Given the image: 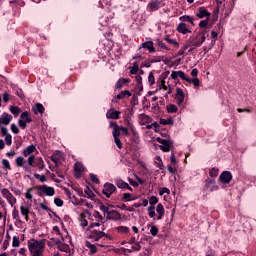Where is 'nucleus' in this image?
<instances>
[{"label": "nucleus", "instance_id": "obj_24", "mask_svg": "<svg viewBox=\"0 0 256 256\" xmlns=\"http://www.w3.org/2000/svg\"><path fill=\"white\" fill-rule=\"evenodd\" d=\"M140 49H147L149 53H155V45L153 44V41H146L142 43Z\"/></svg>", "mask_w": 256, "mask_h": 256}, {"label": "nucleus", "instance_id": "obj_6", "mask_svg": "<svg viewBox=\"0 0 256 256\" xmlns=\"http://www.w3.org/2000/svg\"><path fill=\"white\" fill-rule=\"evenodd\" d=\"M1 194L4 197V199H6V201L9 203V205L11 207H15L16 206L17 198H15L13 196V193H11V191H9V189H7V188L1 189Z\"/></svg>", "mask_w": 256, "mask_h": 256}, {"label": "nucleus", "instance_id": "obj_5", "mask_svg": "<svg viewBox=\"0 0 256 256\" xmlns=\"http://www.w3.org/2000/svg\"><path fill=\"white\" fill-rule=\"evenodd\" d=\"M33 118H31V114L27 111L22 112L20 115V119L18 120V125L21 129H27V123H32Z\"/></svg>", "mask_w": 256, "mask_h": 256}, {"label": "nucleus", "instance_id": "obj_34", "mask_svg": "<svg viewBox=\"0 0 256 256\" xmlns=\"http://www.w3.org/2000/svg\"><path fill=\"white\" fill-rule=\"evenodd\" d=\"M187 83H190V85H193L194 87H199L201 85V81L199 78H186Z\"/></svg>", "mask_w": 256, "mask_h": 256}, {"label": "nucleus", "instance_id": "obj_39", "mask_svg": "<svg viewBox=\"0 0 256 256\" xmlns=\"http://www.w3.org/2000/svg\"><path fill=\"white\" fill-rule=\"evenodd\" d=\"M58 249H59V251H62L63 253H68L70 248H69L68 244L60 242V243H58Z\"/></svg>", "mask_w": 256, "mask_h": 256}, {"label": "nucleus", "instance_id": "obj_19", "mask_svg": "<svg viewBox=\"0 0 256 256\" xmlns=\"http://www.w3.org/2000/svg\"><path fill=\"white\" fill-rule=\"evenodd\" d=\"M12 120H13V116H11L7 112H4L0 117V125H9V123H11Z\"/></svg>", "mask_w": 256, "mask_h": 256}, {"label": "nucleus", "instance_id": "obj_1", "mask_svg": "<svg viewBox=\"0 0 256 256\" xmlns=\"http://www.w3.org/2000/svg\"><path fill=\"white\" fill-rule=\"evenodd\" d=\"M30 256H43L45 253V239H30L27 242Z\"/></svg>", "mask_w": 256, "mask_h": 256}, {"label": "nucleus", "instance_id": "obj_9", "mask_svg": "<svg viewBox=\"0 0 256 256\" xmlns=\"http://www.w3.org/2000/svg\"><path fill=\"white\" fill-rule=\"evenodd\" d=\"M40 195H46L47 197H53L55 195V188L47 185H42L37 187Z\"/></svg>", "mask_w": 256, "mask_h": 256}, {"label": "nucleus", "instance_id": "obj_22", "mask_svg": "<svg viewBox=\"0 0 256 256\" xmlns=\"http://www.w3.org/2000/svg\"><path fill=\"white\" fill-rule=\"evenodd\" d=\"M176 30L182 35H187V33H191V29H189V26H187V24L185 23H179Z\"/></svg>", "mask_w": 256, "mask_h": 256}, {"label": "nucleus", "instance_id": "obj_12", "mask_svg": "<svg viewBox=\"0 0 256 256\" xmlns=\"http://www.w3.org/2000/svg\"><path fill=\"white\" fill-rule=\"evenodd\" d=\"M161 7H165V0H153L148 4L150 11H159Z\"/></svg>", "mask_w": 256, "mask_h": 256}, {"label": "nucleus", "instance_id": "obj_13", "mask_svg": "<svg viewBox=\"0 0 256 256\" xmlns=\"http://www.w3.org/2000/svg\"><path fill=\"white\" fill-rule=\"evenodd\" d=\"M83 173H85V167L83 166L82 163L76 162L74 165V175L76 179H81L83 176Z\"/></svg>", "mask_w": 256, "mask_h": 256}, {"label": "nucleus", "instance_id": "obj_18", "mask_svg": "<svg viewBox=\"0 0 256 256\" xmlns=\"http://www.w3.org/2000/svg\"><path fill=\"white\" fill-rule=\"evenodd\" d=\"M35 151H37V146H35L34 144H31L22 151V155L23 157H31V155H33Z\"/></svg>", "mask_w": 256, "mask_h": 256}, {"label": "nucleus", "instance_id": "obj_51", "mask_svg": "<svg viewBox=\"0 0 256 256\" xmlns=\"http://www.w3.org/2000/svg\"><path fill=\"white\" fill-rule=\"evenodd\" d=\"M157 45L158 47H160V49H164L165 51H171V48H169L165 43H163V41L158 40L157 41Z\"/></svg>", "mask_w": 256, "mask_h": 256}, {"label": "nucleus", "instance_id": "obj_37", "mask_svg": "<svg viewBox=\"0 0 256 256\" xmlns=\"http://www.w3.org/2000/svg\"><path fill=\"white\" fill-rule=\"evenodd\" d=\"M165 41H167L169 43V45H174V47L176 49H179V42H177L175 39L169 37V36H166L164 38Z\"/></svg>", "mask_w": 256, "mask_h": 256}, {"label": "nucleus", "instance_id": "obj_20", "mask_svg": "<svg viewBox=\"0 0 256 256\" xmlns=\"http://www.w3.org/2000/svg\"><path fill=\"white\" fill-rule=\"evenodd\" d=\"M171 79H177L178 77H180V79H182L183 81H187V74H185V72L179 70V71H172L171 75H170Z\"/></svg>", "mask_w": 256, "mask_h": 256}, {"label": "nucleus", "instance_id": "obj_27", "mask_svg": "<svg viewBox=\"0 0 256 256\" xmlns=\"http://www.w3.org/2000/svg\"><path fill=\"white\" fill-rule=\"evenodd\" d=\"M51 161H53V163H55V165H59V163H61V159H62V153L61 151H56L51 157H50Z\"/></svg>", "mask_w": 256, "mask_h": 256}, {"label": "nucleus", "instance_id": "obj_52", "mask_svg": "<svg viewBox=\"0 0 256 256\" xmlns=\"http://www.w3.org/2000/svg\"><path fill=\"white\" fill-rule=\"evenodd\" d=\"M126 125H128L129 129L132 131L133 135H137V129H135V125L131 123V121L127 120Z\"/></svg>", "mask_w": 256, "mask_h": 256}, {"label": "nucleus", "instance_id": "obj_54", "mask_svg": "<svg viewBox=\"0 0 256 256\" xmlns=\"http://www.w3.org/2000/svg\"><path fill=\"white\" fill-rule=\"evenodd\" d=\"M84 193L87 194L89 199H93V197H95V193L89 187H86V189L84 190Z\"/></svg>", "mask_w": 256, "mask_h": 256}, {"label": "nucleus", "instance_id": "obj_41", "mask_svg": "<svg viewBox=\"0 0 256 256\" xmlns=\"http://www.w3.org/2000/svg\"><path fill=\"white\" fill-rule=\"evenodd\" d=\"M85 245H86V247L90 250V252H91L92 254L97 253V246H95L94 244H91V242H89V241H86V242H85Z\"/></svg>", "mask_w": 256, "mask_h": 256}, {"label": "nucleus", "instance_id": "obj_36", "mask_svg": "<svg viewBox=\"0 0 256 256\" xmlns=\"http://www.w3.org/2000/svg\"><path fill=\"white\" fill-rule=\"evenodd\" d=\"M131 80L127 78H120L116 83V89H122L125 83H129Z\"/></svg>", "mask_w": 256, "mask_h": 256}, {"label": "nucleus", "instance_id": "obj_23", "mask_svg": "<svg viewBox=\"0 0 256 256\" xmlns=\"http://www.w3.org/2000/svg\"><path fill=\"white\" fill-rule=\"evenodd\" d=\"M196 17H198V19H205V17H211V13L209 11H207V9H205L204 7H200L198 9V12L196 13Z\"/></svg>", "mask_w": 256, "mask_h": 256}, {"label": "nucleus", "instance_id": "obj_25", "mask_svg": "<svg viewBox=\"0 0 256 256\" xmlns=\"http://www.w3.org/2000/svg\"><path fill=\"white\" fill-rule=\"evenodd\" d=\"M106 218L112 221H119V219H121V214H119L117 210H110Z\"/></svg>", "mask_w": 256, "mask_h": 256}, {"label": "nucleus", "instance_id": "obj_31", "mask_svg": "<svg viewBox=\"0 0 256 256\" xmlns=\"http://www.w3.org/2000/svg\"><path fill=\"white\" fill-rule=\"evenodd\" d=\"M179 21H182V23L188 22L191 25H195V18L189 15H183L179 18Z\"/></svg>", "mask_w": 256, "mask_h": 256}, {"label": "nucleus", "instance_id": "obj_38", "mask_svg": "<svg viewBox=\"0 0 256 256\" xmlns=\"http://www.w3.org/2000/svg\"><path fill=\"white\" fill-rule=\"evenodd\" d=\"M15 163L17 167H25V163H27V161L25 158H23V156H19L16 158Z\"/></svg>", "mask_w": 256, "mask_h": 256}, {"label": "nucleus", "instance_id": "obj_58", "mask_svg": "<svg viewBox=\"0 0 256 256\" xmlns=\"http://www.w3.org/2000/svg\"><path fill=\"white\" fill-rule=\"evenodd\" d=\"M189 49V45L184 46L178 51V55L183 56L187 55V50Z\"/></svg>", "mask_w": 256, "mask_h": 256}, {"label": "nucleus", "instance_id": "obj_10", "mask_svg": "<svg viewBox=\"0 0 256 256\" xmlns=\"http://www.w3.org/2000/svg\"><path fill=\"white\" fill-rule=\"evenodd\" d=\"M156 141H158V143H160V149L161 151H163L164 153H169V151H171V141L170 140H165L163 138H156Z\"/></svg>", "mask_w": 256, "mask_h": 256}, {"label": "nucleus", "instance_id": "obj_8", "mask_svg": "<svg viewBox=\"0 0 256 256\" xmlns=\"http://www.w3.org/2000/svg\"><path fill=\"white\" fill-rule=\"evenodd\" d=\"M88 219H91V212L89 210H85L82 212L78 218V221L80 223V227L85 229L89 225Z\"/></svg>", "mask_w": 256, "mask_h": 256}, {"label": "nucleus", "instance_id": "obj_40", "mask_svg": "<svg viewBox=\"0 0 256 256\" xmlns=\"http://www.w3.org/2000/svg\"><path fill=\"white\" fill-rule=\"evenodd\" d=\"M130 69V74L131 75H137L138 71H139V63L134 62L132 67H129Z\"/></svg>", "mask_w": 256, "mask_h": 256}, {"label": "nucleus", "instance_id": "obj_42", "mask_svg": "<svg viewBox=\"0 0 256 256\" xmlns=\"http://www.w3.org/2000/svg\"><path fill=\"white\" fill-rule=\"evenodd\" d=\"M123 201L129 202V201H135V197H133V194L131 193H124L122 197Z\"/></svg>", "mask_w": 256, "mask_h": 256}, {"label": "nucleus", "instance_id": "obj_55", "mask_svg": "<svg viewBox=\"0 0 256 256\" xmlns=\"http://www.w3.org/2000/svg\"><path fill=\"white\" fill-rule=\"evenodd\" d=\"M34 177L40 181V183H45V181H47V177H45V175L34 174Z\"/></svg>", "mask_w": 256, "mask_h": 256}, {"label": "nucleus", "instance_id": "obj_47", "mask_svg": "<svg viewBox=\"0 0 256 256\" xmlns=\"http://www.w3.org/2000/svg\"><path fill=\"white\" fill-rule=\"evenodd\" d=\"M167 111L169 113H177V111H179V109L177 108V106L175 104H170L167 106Z\"/></svg>", "mask_w": 256, "mask_h": 256}, {"label": "nucleus", "instance_id": "obj_21", "mask_svg": "<svg viewBox=\"0 0 256 256\" xmlns=\"http://www.w3.org/2000/svg\"><path fill=\"white\" fill-rule=\"evenodd\" d=\"M120 115H121L120 111H117V110L111 108L107 111L106 118L107 119H119Z\"/></svg>", "mask_w": 256, "mask_h": 256}, {"label": "nucleus", "instance_id": "obj_35", "mask_svg": "<svg viewBox=\"0 0 256 256\" xmlns=\"http://www.w3.org/2000/svg\"><path fill=\"white\" fill-rule=\"evenodd\" d=\"M116 186L118 189H126V187H129V184L121 179H117L115 181Z\"/></svg>", "mask_w": 256, "mask_h": 256}, {"label": "nucleus", "instance_id": "obj_7", "mask_svg": "<svg viewBox=\"0 0 256 256\" xmlns=\"http://www.w3.org/2000/svg\"><path fill=\"white\" fill-rule=\"evenodd\" d=\"M91 222L89 225V229H93V227H101V223H103V215L99 212H95L90 216Z\"/></svg>", "mask_w": 256, "mask_h": 256}, {"label": "nucleus", "instance_id": "obj_50", "mask_svg": "<svg viewBox=\"0 0 256 256\" xmlns=\"http://www.w3.org/2000/svg\"><path fill=\"white\" fill-rule=\"evenodd\" d=\"M150 233L152 235V237H157L158 233H159V228H157V226L152 225L150 228Z\"/></svg>", "mask_w": 256, "mask_h": 256}, {"label": "nucleus", "instance_id": "obj_3", "mask_svg": "<svg viewBox=\"0 0 256 256\" xmlns=\"http://www.w3.org/2000/svg\"><path fill=\"white\" fill-rule=\"evenodd\" d=\"M147 213L150 219H154V221H161L165 215V207L161 203L157 204L155 213V206H149L147 208Z\"/></svg>", "mask_w": 256, "mask_h": 256}, {"label": "nucleus", "instance_id": "obj_26", "mask_svg": "<svg viewBox=\"0 0 256 256\" xmlns=\"http://www.w3.org/2000/svg\"><path fill=\"white\" fill-rule=\"evenodd\" d=\"M32 111L34 115H38V113L43 115L45 113V107L41 103H36L35 106L32 107Z\"/></svg>", "mask_w": 256, "mask_h": 256}, {"label": "nucleus", "instance_id": "obj_4", "mask_svg": "<svg viewBox=\"0 0 256 256\" xmlns=\"http://www.w3.org/2000/svg\"><path fill=\"white\" fill-rule=\"evenodd\" d=\"M207 32L205 30H202L198 32L196 37L192 40V48L189 51H193L195 47H201L203 43H205V40L207 39Z\"/></svg>", "mask_w": 256, "mask_h": 256}, {"label": "nucleus", "instance_id": "obj_56", "mask_svg": "<svg viewBox=\"0 0 256 256\" xmlns=\"http://www.w3.org/2000/svg\"><path fill=\"white\" fill-rule=\"evenodd\" d=\"M148 83L149 85H153L155 83V74L150 72L148 75Z\"/></svg>", "mask_w": 256, "mask_h": 256}, {"label": "nucleus", "instance_id": "obj_32", "mask_svg": "<svg viewBox=\"0 0 256 256\" xmlns=\"http://www.w3.org/2000/svg\"><path fill=\"white\" fill-rule=\"evenodd\" d=\"M12 208V219H14V221H17L18 223H21V216L19 215V210H17V206H12Z\"/></svg>", "mask_w": 256, "mask_h": 256}, {"label": "nucleus", "instance_id": "obj_33", "mask_svg": "<svg viewBox=\"0 0 256 256\" xmlns=\"http://www.w3.org/2000/svg\"><path fill=\"white\" fill-rule=\"evenodd\" d=\"M154 163H155L156 167L158 169H160V171H163V169H165V165L163 164V160L161 159L160 156L155 157Z\"/></svg>", "mask_w": 256, "mask_h": 256}, {"label": "nucleus", "instance_id": "obj_11", "mask_svg": "<svg viewBox=\"0 0 256 256\" xmlns=\"http://www.w3.org/2000/svg\"><path fill=\"white\" fill-rule=\"evenodd\" d=\"M204 189L209 191V193H213V191H217L219 189V186L215 183V179L207 178Z\"/></svg>", "mask_w": 256, "mask_h": 256}, {"label": "nucleus", "instance_id": "obj_61", "mask_svg": "<svg viewBox=\"0 0 256 256\" xmlns=\"http://www.w3.org/2000/svg\"><path fill=\"white\" fill-rule=\"evenodd\" d=\"M169 193H171V191L169 190V188L167 187H163L162 189H160L159 191V195L163 196V195H169Z\"/></svg>", "mask_w": 256, "mask_h": 256}, {"label": "nucleus", "instance_id": "obj_44", "mask_svg": "<svg viewBox=\"0 0 256 256\" xmlns=\"http://www.w3.org/2000/svg\"><path fill=\"white\" fill-rule=\"evenodd\" d=\"M131 95L132 94L129 92V90H124L120 94H118L116 97L117 99H124V97H131Z\"/></svg>", "mask_w": 256, "mask_h": 256}, {"label": "nucleus", "instance_id": "obj_45", "mask_svg": "<svg viewBox=\"0 0 256 256\" xmlns=\"http://www.w3.org/2000/svg\"><path fill=\"white\" fill-rule=\"evenodd\" d=\"M99 209H100V211H102L104 213V215H106V217L109 215V213L111 211V209H109L108 206H105L103 204H100Z\"/></svg>", "mask_w": 256, "mask_h": 256}, {"label": "nucleus", "instance_id": "obj_53", "mask_svg": "<svg viewBox=\"0 0 256 256\" xmlns=\"http://www.w3.org/2000/svg\"><path fill=\"white\" fill-rule=\"evenodd\" d=\"M19 245H21V241L19 240V237L13 236L12 247H19Z\"/></svg>", "mask_w": 256, "mask_h": 256}, {"label": "nucleus", "instance_id": "obj_30", "mask_svg": "<svg viewBox=\"0 0 256 256\" xmlns=\"http://www.w3.org/2000/svg\"><path fill=\"white\" fill-rule=\"evenodd\" d=\"M20 213L23 217H25V221H29V207L25 206V205H21L20 206Z\"/></svg>", "mask_w": 256, "mask_h": 256}, {"label": "nucleus", "instance_id": "obj_48", "mask_svg": "<svg viewBox=\"0 0 256 256\" xmlns=\"http://www.w3.org/2000/svg\"><path fill=\"white\" fill-rule=\"evenodd\" d=\"M2 165H3V168L6 169V171H11V163H9V160L3 159Z\"/></svg>", "mask_w": 256, "mask_h": 256}, {"label": "nucleus", "instance_id": "obj_62", "mask_svg": "<svg viewBox=\"0 0 256 256\" xmlns=\"http://www.w3.org/2000/svg\"><path fill=\"white\" fill-rule=\"evenodd\" d=\"M90 180L92 181V183H96L97 185H99V178L97 177V175L91 173Z\"/></svg>", "mask_w": 256, "mask_h": 256}, {"label": "nucleus", "instance_id": "obj_49", "mask_svg": "<svg viewBox=\"0 0 256 256\" xmlns=\"http://www.w3.org/2000/svg\"><path fill=\"white\" fill-rule=\"evenodd\" d=\"M159 203V198H157V196H151L149 198V204L150 206H155Z\"/></svg>", "mask_w": 256, "mask_h": 256}, {"label": "nucleus", "instance_id": "obj_63", "mask_svg": "<svg viewBox=\"0 0 256 256\" xmlns=\"http://www.w3.org/2000/svg\"><path fill=\"white\" fill-rule=\"evenodd\" d=\"M10 129H11L12 133H14L15 135H18L19 127H17L15 124H11Z\"/></svg>", "mask_w": 256, "mask_h": 256}, {"label": "nucleus", "instance_id": "obj_57", "mask_svg": "<svg viewBox=\"0 0 256 256\" xmlns=\"http://www.w3.org/2000/svg\"><path fill=\"white\" fill-rule=\"evenodd\" d=\"M5 142H6V145L11 146L13 143V136H11V134L6 135Z\"/></svg>", "mask_w": 256, "mask_h": 256}, {"label": "nucleus", "instance_id": "obj_29", "mask_svg": "<svg viewBox=\"0 0 256 256\" xmlns=\"http://www.w3.org/2000/svg\"><path fill=\"white\" fill-rule=\"evenodd\" d=\"M34 167H37L40 171H43L45 169V162L43 161V158L36 157V160L34 162Z\"/></svg>", "mask_w": 256, "mask_h": 256}, {"label": "nucleus", "instance_id": "obj_2", "mask_svg": "<svg viewBox=\"0 0 256 256\" xmlns=\"http://www.w3.org/2000/svg\"><path fill=\"white\" fill-rule=\"evenodd\" d=\"M109 127L113 128L112 135L114 138L115 145L118 149H123V143H121L120 135L127 137L129 135V129L127 127L118 126L117 123L110 122Z\"/></svg>", "mask_w": 256, "mask_h": 256}, {"label": "nucleus", "instance_id": "obj_28", "mask_svg": "<svg viewBox=\"0 0 256 256\" xmlns=\"http://www.w3.org/2000/svg\"><path fill=\"white\" fill-rule=\"evenodd\" d=\"M115 231L119 235H129L131 230L127 226H118L115 228Z\"/></svg>", "mask_w": 256, "mask_h": 256}, {"label": "nucleus", "instance_id": "obj_43", "mask_svg": "<svg viewBox=\"0 0 256 256\" xmlns=\"http://www.w3.org/2000/svg\"><path fill=\"white\" fill-rule=\"evenodd\" d=\"M10 112L12 113V115L19 117V113H21V109L17 106H11Z\"/></svg>", "mask_w": 256, "mask_h": 256}, {"label": "nucleus", "instance_id": "obj_17", "mask_svg": "<svg viewBox=\"0 0 256 256\" xmlns=\"http://www.w3.org/2000/svg\"><path fill=\"white\" fill-rule=\"evenodd\" d=\"M105 235L106 234L103 231L93 230L89 235V239H93L94 241H99L100 239H103Z\"/></svg>", "mask_w": 256, "mask_h": 256}, {"label": "nucleus", "instance_id": "obj_64", "mask_svg": "<svg viewBox=\"0 0 256 256\" xmlns=\"http://www.w3.org/2000/svg\"><path fill=\"white\" fill-rule=\"evenodd\" d=\"M54 203L57 207H63V201L61 200V198H55Z\"/></svg>", "mask_w": 256, "mask_h": 256}, {"label": "nucleus", "instance_id": "obj_14", "mask_svg": "<svg viewBox=\"0 0 256 256\" xmlns=\"http://www.w3.org/2000/svg\"><path fill=\"white\" fill-rule=\"evenodd\" d=\"M117 191V188L112 183H106L103 188L104 195L109 199L111 197V194L115 193Z\"/></svg>", "mask_w": 256, "mask_h": 256}, {"label": "nucleus", "instance_id": "obj_16", "mask_svg": "<svg viewBox=\"0 0 256 256\" xmlns=\"http://www.w3.org/2000/svg\"><path fill=\"white\" fill-rule=\"evenodd\" d=\"M177 105L181 107L185 101V93L183 92V89L176 88V95H175Z\"/></svg>", "mask_w": 256, "mask_h": 256}, {"label": "nucleus", "instance_id": "obj_60", "mask_svg": "<svg viewBox=\"0 0 256 256\" xmlns=\"http://www.w3.org/2000/svg\"><path fill=\"white\" fill-rule=\"evenodd\" d=\"M100 5L103 8H107L111 6V1L110 0H101L100 1Z\"/></svg>", "mask_w": 256, "mask_h": 256}, {"label": "nucleus", "instance_id": "obj_46", "mask_svg": "<svg viewBox=\"0 0 256 256\" xmlns=\"http://www.w3.org/2000/svg\"><path fill=\"white\" fill-rule=\"evenodd\" d=\"M37 158H35V155H30L27 159V163L30 167H35V161Z\"/></svg>", "mask_w": 256, "mask_h": 256}, {"label": "nucleus", "instance_id": "obj_59", "mask_svg": "<svg viewBox=\"0 0 256 256\" xmlns=\"http://www.w3.org/2000/svg\"><path fill=\"white\" fill-rule=\"evenodd\" d=\"M209 175H210V177H217V175H219V169H217V168H212V169L209 171Z\"/></svg>", "mask_w": 256, "mask_h": 256}, {"label": "nucleus", "instance_id": "obj_15", "mask_svg": "<svg viewBox=\"0 0 256 256\" xmlns=\"http://www.w3.org/2000/svg\"><path fill=\"white\" fill-rule=\"evenodd\" d=\"M232 179H233V175L229 171L222 172L219 177V180L221 181V183H224V185L231 183Z\"/></svg>", "mask_w": 256, "mask_h": 256}]
</instances>
